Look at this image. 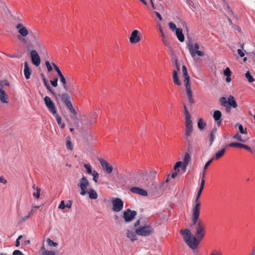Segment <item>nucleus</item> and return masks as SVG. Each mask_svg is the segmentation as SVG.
I'll use <instances>...</instances> for the list:
<instances>
[{"label":"nucleus","mask_w":255,"mask_h":255,"mask_svg":"<svg viewBox=\"0 0 255 255\" xmlns=\"http://www.w3.org/2000/svg\"><path fill=\"white\" fill-rule=\"evenodd\" d=\"M84 166L86 169V171L88 174H91L92 173L93 171L90 164H84Z\"/></svg>","instance_id":"nucleus-42"},{"label":"nucleus","mask_w":255,"mask_h":255,"mask_svg":"<svg viewBox=\"0 0 255 255\" xmlns=\"http://www.w3.org/2000/svg\"><path fill=\"white\" fill-rule=\"evenodd\" d=\"M0 101L2 103H7L8 102V97L4 91L0 92Z\"/></svg>","instance_id":"nucleus-23"},{"label":"nucleus","mask_w":255,"mask_h":255,"mask_svg":"<svg viewBox=\"0 0 255 255\" xmlns=\"http://www.w3.org/2000/svg\"><path fill=\"white\" fill-rule=\"evenodd\" d=\"M98 117V114L96 112H92L89 118L87 120V125H92L96 123V118Z\"/></svg>","instance_id":"nucleus-16"},{"label":"nucleus","mask_w":255,"mask_h":255,"mask_svg":"<svg viewBox=\"0 0 255 255\" xmlns=\"http://www.w3.org/2000/svg\"><path fill=\"white\" fill-rule=\"evenodd\" d=\"M217 132V129L214 128L212 129V131L210 133V145H212L215 138V134Z\"/></svg>","instance_id":"nucleus-27"},{"label":"nucleus","mask_w":255,"mask_h":255,"mask_svg":"<svg viewBox=\"0 0 255 255\" xmlns=\"http://www.w3.org/2000/svg\"><path fill=\"white\" fill-rule=\"evenodd\" d=\"M40 255H55V253L53 251H45Z\"/></svg>","instance_id":"nucleus-46"},{"label":"nucleus","mask_w":255,"mask_h":255,"mask_svg":"<svg viewBox=\"0 0 255 255\" xmlns=\"http://www.w3.org/2000/svg\"><path fill=\"white\" fill-rule=\"evenodd\" d=\"M72 205V201L71 200H68L65 207L68 208H71Z\"/></svg>","instance_id":"nucleus-58"},{"label":"nucleus","mask_w":255,"mask_h":255,"mask_svg":"<svg viewBox=\"0 0 255 255\" xmlns=\"http://www.w3.org/2000/svg\"><path fill=\"white\" fill-rule=\"evenodd\" d=\"M235 127H238L240 132L242 134H247V131L246 128H244L243 126L240 124H237L235 125Z\"/></svg>","instance_id":"nucleus-30"},{"label":"nucleus","mask_w":255,"mask_h":255,"mask_svg":"<svg viewBox=\"0 0 255 255\" xmlns=\"http://www.w3.org/2000/svg\"><path fill=\"white\" fill-rule=\"evenodd\" d=\"M135 232L138 236L147 237L153 234L154 229L150 224H145L144 225L137 227L135 230Z\"/></svg>","instance_id":"nucleus-5"},{"label":"nucleus","mask_w":255,"mask_h":255,"mask_svg":"<svg viewBox=\"0 0 255 255\" xmlns=\"http://www.w3.org/2000/svg\"><path fill=\"white\" fill-rule=\"evenodd\" d=\"M159 31L161 33V36L162 37V41H163V42L166 45H167V43H168V41L165 38V36L163 32V30L161 28V26L159 27Z\"/></svg>","instance_id":"nucleus-37"},{"label":"nucleus","mask_w":255,"mask_h":255,"mask_svg":"<svg viewBox=\"0 0 255 255\" xmlns=\"http://www.w3.org/2000/svg\"><path fill=\"white\" fill-rule=\"evenodd\" d=\"M183 75L184 78V80L190 79V77L188 76L187 72L183 73Z\"/></svg>","instance_id":"nucleus-63"},{"label":"nucleus","mask_w":255,"mask_h":255,"mask_svg":"<svg viewBox=\"0 0 255 255\" xmlns=\"http://www.w3.org/2000/svg\"><path fill=\"white\" fill-rule=\"evenodd\" d=\"M224 74L226 77H229V76H231V71L229 67H227L225 70L224 71Z\"/></svg>","instance_id":"nucleus-48"},{"label":"nucleus","mask_w":255,"mask_h":255,"mask_svg":"<svg viewBox=\"0 0 255 255\" xmlns=\"http://www.w3.org/2000/svg\"><path fill=\"white\" fill-rule=\"evenodd\" d=\"M191 117L190 115L185 116V126H192V121L191 120Z\"/></svg>","instance_id":"nucleus-31"},{"label":"nucleus","mask_w":255,"mask_h":255,"mask_svg":"<svg viewBox=\"0 0 255 255\" xmlns=\"http://www.w3.org/2000/svg\"><path fill=\"white\" fill-rule=\"evenodd\" d=\"M230 147H237L240 148H244V144L239 142H231L229 145Z\"/></svg>","instance_id":"nucleus-36"},{"label":"nucleus","mask_w":255,"mask_h":255,"mask_svg":"<svg viewBox=\"0 0 255 255\" xmlns=\"http://www.w3.org/2000/svg\"><path fill=\"white\" fill-rule=\"evenodd\" d=\"M52 65L53 66L54 68L55 69V71L57 72V74L59 76L62 75V73L61 72L60 69L54 63H52Z\"/></svg>","instance_id":"nucleus-45"},{"label":"nucleus","mask_w":255,"mask_h":255,"mask_svg":"<svg viewBox=\"0 0 255 255\" xmlns=\"http://www.w3.org/2000/svg\"><path fill=\"white\" fill-rule=\"evenodd\" d=\"M221 116L222 114L220 111L216 110L214 112L213 117L215 121L218 124H220L222 122Z\"/></svg>","instance_id":"nucleus-18"},{"label":"nucleus","mask_w":255,"mask_h":255,"mask_svg":"<svg viewBox=\"0 0 255 255\" xmlns=\"http://www.w3.org/2000/svg\"><path fill=\"white\" fill-rule=\"evenodd\" d=\"M139 32L137 30H134L132 31L129 38L131 43H138L141 39V36L139 34Z\"/></svg>","instance_id":"nucleus-12"},{"label":"nucleus","mask_w":255,"mask_h":255,"mask_svg":"<svg viewBox=\"0 0 255 255\" xmlns=\"http://www.w3.org/2000/svg\"><path fill=\"white\" fill-rule=\"evenodd\" d=\"M244 148L246 149V150H247L248 151H250V152L251 153H253V150L252 149V148L249 146L248 145H246V144H244Z\"/></svg>","instance_id":"nucleus-59"},{"label":"nucleus","mask_w":255,"mask_h":255,"mask_svg":"<svg viewBox=\"0 0 255 255\" xmlns=\"http://www.w3.org/2000/svg\"><path fill=\"white\" fill-rule=\"evenodd\" d=\"M41 76L43 77V83H44L45 87H46L47 89H49L50 88V85L48 84V81L46 79V78L44 77L43 74H42Z\"/></svg>","instance_id":"nucleus-49"},{"label":"nucleus","mask_w":255,"mask_h":255,"mask_svg":"<svg viewBox=\"0 0 255 255\" xmlns=\"http://www.w3.org/2000/svg\"><path fill=\"white\" fill-rule=\"evenodd\" d=\"M47 242L49 246L56 247L58 246L57 243L54 242L49 238L47 239Z\"/></svg>","instance_id":"nucleus-44"},{"label":"nucleus","mask_w":255,"mask_h":255,"mask_svg":"<svg viewBox=\"0 0 255 255\" xmlns=\"http://www.w3.org/2000/svg\"><path fill=\"white\" fill-rule=\"evenodd\" d=\"M43 100L49 111L52 114H56V112H57L56 108L50 98L48 96H46L44 98Z\"/></svg>","instance_id":"nucleus-9"},{"label":"nucleus","mask_w":255,"mask_h":255,"mask_svg":"<svg viewBox=\"0 0 255 255\" xmlns=\"http://www.w3.org/2000/svg\"><path fill=\"white\" fill-rule=\"evenodd\" d=\"M136 214L135 211H131L130 209H128L124 212L123 218L126 222H128L134 218Z\"/></svg>","instance_id":"nucleus-10"},{"label":"nucleus","mask_w":255,"mask_h":255,"mask_svg":"<svg viewBox=\"0 0 255 255\" xmlns=\"http://www.w3.org/2000/svg\"><path fill=\"white\" fill-rule=\"evenodd\" d=\"M113 210L116 212L121 211L124 207V202L121 199L113 198L112 199Z\"/></svg>","instance_id":"nucleus-8"},{"label":"nucleus","mask_w":255,"mask_h":255,"mask_svg":"<svg viewBox=\"0 0 255 255\" xmlns=\"http://www.w3.org/2000/svg\"><path fill=\"white\" fill-rule=\"evenodd\" d=\"M89 185V182L86 177L83 176L80 179V181L78 183L77 185L81 189L80 194L82 196H84L87 193H88L89 198L91 199H96L98 198V194L95 190L92 188H90L89 189V191H87V186Z\"/></svg>","instance_id":"nucleus-3"},{"label":"nucleus","mask_w":255,"mask_h":255,"mask_svg":"<svg viewBox=\"0 0 255 255\" xmlns=\"http://www.w3.org/2000/svg\"><path fill=\"white\" fill-rule=\"evenodd\" d=\"M188 4L192 7H195L194 2L191 0H188L187 2Z\"/></svg>","instance_id":"nucleus-62"},{"label":"nucleus","mask_w":255,"mask_h":255,"mask_svg":"<svg viewBox=\"0 0 255 255\" xmlns=\"http://www.w3.org/2000/svg\"><path fill=\"white\" fill-rule=\"evenodd\" d=\"M36 192L33 193L32 195L35 198H36V199H38L39 198V196H40L41 189L40 188L36 187Z\"/></svg>","instance_id":"nucleus-43"},{"label":"nucleus","mask_w":255,"mask_h":255,"mask_svg":"<svg viewBox=\"0 0 255 255\" xmlns=\"http://www.w3.org/2000/svg\"><path fill=\"white\" fill-rule=\"evenodd\" d=\"M219 102L220 105L223 107L228 105V100H227L226 98L224 97L220 98Z\"/></svg>","instance_id":"nucleus-38"},{"label":"nucleus","mask_w":255,"mask_h":255,"mask_svg":"<svg viewBox=\"0 0 255 255\" xmlns=\"http://www.w3.org/2000/svg\"><path fill=\"white\" fill-rule=\"evenodd\" d=\"M130 191L135 194H137L143 196L147 195V193L145 190L137 187H133L130 189Z\"/></svg>","instance_id":"nucleus-14"},{"label":"nucleus","mask_w":255,"mask_h":255,"mask_svg":"<svg viewBox=\"0 0 255 255\" xmlns=\"http://www.w3.org/2000/svg\"><path fill=\"white\" fill-rule=\"evenodd\" d=\"M201 203H195L193 206L191 214V222H193L194 224L197 221H198L201 209Z\"/></svg>","instance_id":"nucleus-7"},{"label":"nucleus","mask_w":255,"mask_h":255,"mask_svg":"<svg viewBox=\"0 0 255 255\" xmlns=\"http://www.w3.org/2000/svg\"><path fill=\"white\" fill-rule=\"evenodd\" d=\"M204 185H205V176H201V181L199 189L203 190Z\"/></svg>","instance_id":"nucleus-51"},{"label":"nucleus","mask_w":255,"mask_h":255,"mask_svg":"<svg viewBox=\"0 0 255 255\" xmlns=\"http://www.w3.org/2000/svg\"><path fill=\"white\" fill-rule=\"evenodd\" d=\"M29 217H30V215H28L24 217L20 216L19 217L20 222L21 223L25 222L26 220H27L29 218Z\"/></svg>","instance_id":"nucleus-55"},{"label":"nucleus","mask_w":255,"mask_h":255,"mask_svg":"<svg viewBox=\"0 0 255 255\" xmlns=\"http://www.w3.org/2000/svg\"><path fill=\"white\" fill-rule=\"evenodd\" d=\"M99 160L104 170H105L108 173H111L113 171V166L106 160L101 158Z\"/></svg>","instance_id":"nucleus-13"},{"label":"nucleus","mask_w":255,"mask_h":255,"mask_svg":"<svg viewBox=\"0 0 255 255\" xmlns=\"http://www.w3.org/2000/svg\"><path fill=\"white\" fill-rule=\"evenodd\" d=\"M173 82L175 84H176L177 85H181V82L178 78L177 72L175 70H174L173 72Z\"/></svg>","instance_id":"nucleus-26"},{"label":"nucleus","mask_w":255,"mask_h":255,"mask_svg":"<svg viewBox=\"0 0 255 255\" xmlns=\"http://www.w3.org/2000/svg\"><path fill=\"white\" fill-rule=\"evenodd\" d=\"M61 101L64 103L69 112L72 114L71 118L75 120L77 118V113L73 107L72 103L70 101V96L67 93H62L59 95Z\"/></svg>","instance_id":"nucleus-4"},{"label":"nucleus","mask_w":255,"mask_h":255,"mask_svg":"<svg viewBox=\"0 0 255 255\" xmlns=\"http://www.w3.org/2000/svg\"><path fill=\"white\" fill-rule=\"evenodd\" d=\"M202 191L203 190L199 189L196 197L195 199L194 203H200V202L199 201V198L201 196Z\"/></svg>","instance_id":"nucleus-40"},{"label":"nucleus","mask_w":255,"mask_h":255,"mask_svg":"<svg viewBox=\"0 0 255 255\" xmlns=\"http://www.w3.org/2000/svg\"><path fill=\"white\" fill-rule=\"evenodd\" d=\"M187 47L191 56L194 60L196 55L199 56H203L204 55L203 51L199 50V45L197 43L193 44L191 41H190L187 44Z\"/></svg>","instance_id":"nucleus-6"},{"label":"nucleus","mask_w":255,"mask_h":255,"mask_svg":"<svg viewBox=\"0 0 255 255\" xmlns=\"http://www.w3.org/2000/svg\"><path fill=\"white\" fill-rule=\"evenodd\" d=\"M190 227H193L194 236L192 235L188 229L181 230L180 232L187 245L192 249H196L200 242L204 238L206 232V225L202 220H199L195 224L191 222Z\"/></svg>","instance_id":"nucleus-1"},{"label":"nucleus","mask_w":255,"mask_h":255,"mask_svg":"<svg viewBox=\"0 0 255 255\" xmlns=\"http://www.w3.org/2000/svg\"><path fill=\"white\" fill-rule=\"evenodd\" d=\"M49 92H50L55 97H56V94L55 92L53 91V90L52 89L51 87L50 86V88L49 89H47Z\"/></svg>","instance_id":"nucleus-64"},{"label":"nucleus","mask_w":255,"mask_h":255,"mask_svg":"<svg viewBox=\"0 0 255 255\" xmlns=\"http://www.w3.org/2000/svg\"><path fill=\"white\" fill-rule=\"evenodd\" d=\"M58 79L57 78H55L53 80L50 81L51 84L54 87H56L58 85L57 84Z\"/></svg>","instance_id":"nucleus-54"},{"label":"nucleus","mask_w":255,"mask_h":255,"mask_svg":"<svg viewBox=\"0 0 255 255\" xmlns=\"http://www.w3.org/2000/svg\"><path fill=\"white\" fill-rule=\"evenodd\" d=\"M91 174L93 176V180L95 182H97V179L99 177V173L96 171L94 170Z\"/></svg>","instance_id":"nucleus-41"},{"label":"nucleus","mask_w":255,"mask_h":255,"mask_svg":"<svg viewBox=\"0 0 255 255\" xmlns=\"http://www.w3.org/2000/svg\"><path fill=\"white\" fill-rule=\"evenodd\" d=\"M192 131H193V126H186L185 135L187 136H190Z\"/></svg>","instance_id":"nucleus-33"},{"label":"nucleus","mask_w":255,"mask_h":255,"mask_svg":"<svg viewBox=\"0 0 255 255\" xmlns=\"http://www.w3.org/2000/svg\"><path fill=\"white\" fill-rule=\"evenodd\" d=\"M12 255H25L19 250H15L12 253Z\"/></svg>","instance_id":"nucleus-56"},{"label":"nucleus","mask_w":255,"mask_h":255,"mask_svg":"<svg viewBox=\"0 0 255 255\" xmlns=\"http://www.w3.org/2000/svg\"><path fill=\"white\" fill-rule=\"evenodd\" d=\"M31 62L33 65L37 67L39 66L41 62L40 56L35 50H32L30 52Z\"/></svg>","instance_id":"nucleus-11"},{"label":"nucleus","mask_w":255,"mask_h":255,"mask_svg":"<svg viewBox=\"0 0 255 255\" xmlns=\"http://www.w3.org/2000/svg\"><path fill=\"white\" fill-rule=\"evenodd\" d=\"M65 207V205L64 204V201H61L60 204L59 205L58 208L61 209H64Z\"/></svg>","instance_id":"nucleus-57"},{"label":"nucleus","mask_w":255,"mask_h":255,"mask_svg":"<svg viewBox=\"0 0 255 255\" xmlns=\"http://www.w3.org/2000/svg\"><path fill=\"white\" fill-rule=\"evenodd\" d=\"M213 158L210 159L209 161H208L205 165H204V167L203 168V171H202V173L201 174V176H205V173H206V171L207 170V169L208 168V167L209 166V165L212 163V161H213Z\"/></svg>","instance_id":"nucleus-28"},{"label":"nucleus","mask_w":255,"mask_h":255,"mask_svg":"<svg viewBox=\"0 0 255 255\" xmlns=\"http://www.w3.org/2000/svg\"><path fill=\"white\" fill-rule=\"evenodd\" d=\"M226 148L225 147L222 148L221 149L218 150L215 153V158L216 159H219L222 157L225 153Z\"/></svg>","instance_id":"nucleus-25"},{"label":"nucleus","mask_w":255,"mask_h":255,"mask_svg":"<svg viewBox=\"0 0 255 255\" xmlns=\"http://www.w3.org/2000/svg\"><path fill=\"white\" fill-rule=\"evenodd\" d=\"M245 76L250 83H252L254 81V79L253 78L252 76L251 75L249 71H248L246 72V73L245 74Z\"/></svg>","instance_id":"nucleus-39"},{"label":"nucleus","mask_w":255,"mask_h":255,"mask_svg":"<svg viewBox=\"0 0 255 255\" xmlns=\"http://www.w3.org/2000/svg\"><path fill=\"white\" fill-rule=\"evenodd\" d=\"M190 79L184 80V84L186 87V91H188V89H191V86L189 84Z\"/></svg>","instance_id":"nucleus-47"},{"label":"nucleus","mask_w":255,"mask_h":255,"mask_svg":"<svg viewBox=\"0 0 255 255\" xmlns=\"http://www.w3.org/2000/svg\"><path fill=\"white\" fill-rule=\"evenodd\" d=\"M136 232H134L132 231H130L129 230H128L126 232V235L127 238H129L131 241L133 242L136 240Z\"/></svg>","instance_id":"nucleus-19"},{"label":"nucleus","mask_w":255,"mask_h":255,"mask_svg":"<svg viewBox=\"0 0 255 255\" xmlns=\"http://www.w3.org/2000/svg\"><path fill=\"white\" fill-rule=\"evenodd\" d=\"M24 75L25 79L28 80L30 78L32 71L29 67L28 62L25 61L24 65Z\"/></svg>","instance_id":"nucleus-15"},{"label":"nucleus","mask_w":255,"mask_h":255,"mask_svg":"<svg viewBox=\"0 0 255 255\" xmlns=\"http://www.w3.org/2000/svg\"><path fill=\"white\" fill-rule=\"evenodd\" d=\"M176 35L178 39L180 42H183L184 41V36L183 34L182 30L181 28L176 29L175 31Z\"/></svg>","instance_id":"nucleus-22"},{"label":"nucleus","mask_w":255,"mask_h":255,"mask_svg":"<svg viewBox=\"0 0 255 255\" xmlns=\"http://www.w3.org/2000/svg\"><path fill=\"white\" fill-rule=\"evenodd\" d=\"M0 182L5 184L7 183V180L4 179L3 176H0Z\"/></svg>","instance_id":"nucleus-60"},{"label":"nucleus","mask_w":255,"mask_h":255,"mask_svg":"<svg viewBox=\"0 0 255 255\" xmlns=\"http://www.w3.org/2000/svg\"><path fill=\"white\" fill-rule=\"evenodd\" d=\"M15 27L17 30L18 34L17 35V39L24 44H28V40L26 38L28 36L30 35L33 40L36 42V45L38 47L42 46L40 41L38 40L35 33L32 32L28 27L21 22L17 23Z\"/></svg>","instance_id":"nucleus-2"},{"label":"nucleus","mask_w":255,"mask_h":255,"mask_svg":"<svg viewBox=\"0 0 255 255\" xmlns=\"http://www.w3.org/2000/svg\"><path fill=\"white\" fill-rule=\"evenodd\" d=\"M187 97L188 98L189 102L191 104L194 103V100L192 98V92L191 89H188V91H186Z\"/></svg>","instance_id":"nucleus-32"},{"label":"nucleus","mask_w":255,"mask_h":255,"mask_svg":"<svg viewBox=\"0 0 255 255\" xmlns=\"http://www.w3.org/2000/svg\"><path fill=\"white\" fill-rule=\"evenodd\" d=\"M197 125L198 128L201 130L203 129L206 126V124L205 122H204L202 119H200L198 120Z\"/></svg>","instance_id":"nucleus-29"},{"label":"nucleus","mask_w":255,"mask_h":255,"mask_svg":"<svg viewBox=\"0 0 255 255\" xmlns=\"http://www.w3.org/2000/svg\"><path fill=\"white\" fill-rule=\"evenodd\" d=\"M238 53L242 57L245 55L244 52L240 49H238Z\"/></svg>","instance_id":"nucleus-61"},{"label":"nucleus","mask_w":255,"mask_h":255,"mask_svg":"<svg viewBox=\"0 0 255 255\" xmlns=\"http://www.w3.org/2000/svg\"><path fill=\"white\" fill-rule=\"evenodd\" d=\"M66 147L68 149L72 150L73 149V146L72 142L70 140V137L67 136L66 137Z\"/></svg>","instance_id":"nucleus-34"},{"label":"nucleus","mask_w":255,"mask_h":255,"mask_svg":"<svg viewBox=\"0 0 255 255\" xmlns=\"http://www.w3.org/2000/svg\"><path fill=\"white\" fill-rule=\"evenodd\" d=\"M45 65L49 72L52 70V67L48 61L45 62Z\"/></svg>","instance_id":"nucleus-53"},{"label":"nucleus","mask_w":255,"mask_h":255,"mask_svg":"<svg viewBox=\"0 0 255 255\" xmlns=\"http://www.w3.org/2000/svg\"><path fill=\"white\" fill-rule=\"evenodd\" d=\"M228 105L234 108H236L238 107L237 103L235 100L234 97L231 95L228 98Z\"/></svg>","instance_id":"nucleus-21"},{"label":"nucleus","mask_w":255,"mask_h":255,"mask_svg":"<svg viewBox=\"0 0 255 255\" xmlns=\"http://www.w3.org/2000/svg\"><path fill=\"white\" fill-rule=\"evenodd\" d=\"M59 77L60 78V81L62 84V86H63L64 89L66 91H68L69 87H68V84L69 83V80H68V78L67 77V81H66V78L64 77V76H63V74L59 76Z\"/></svg>","instance_id":"nucleus-17"},{"label":"nucleus","mask_w":255,"mask_h":255,"mask_svg":"<svg viewBox=\"0 0 255 255\" xmlns=\"http://www.w3.org/2000/svg\"><path fill=\"white\" fill-rule=\"evenodd\" d=\"M191 160V156L189 153L186 152L184 154V157L183 161V168L185 170L188 164L189 161Z\"/></svg>","instance_id":"nucleus-20"},{"label":"nucleus","mask_w":255,"mask_h":255,"mask_svg":"<svg viewBox=\"0 0 255 255\" xmlns=\"http://www.w3.org/2000/svg\"><path fill=\"white\" fill-rule=\"evenodd\" d=\"M233 138L236 139H237L238 141H242V142H246L247 141V139L244 138H242V137L241 135V134H240L239 133H236L233 136Z\"/></svg>","instance_id":"nucleus-35"},{"label":"nucleus","mask_w":255,"mask_h":255,"mask_svg":"<svg viewBox=\"0 0 255 255\" xmlns=\"http://www.w3.org/2000/svg\"><path fill=\"white\" fill-rule=\"evenodd\" d=\"M168 25H169V26L170 28L172 30H173V31H174V30H175V31H176V29H177V27H176V25H175L174 23H173L172 22H170L168 23Z\"/></svg>","instance_id":"nucleus-50"},{"label":"nucleus","mask_w":255,"mask_h":255,"mask_svg":"<svg viewBox=\"0 0 255 255\" xmlns=\"http://www.w3.org/2000/svg\"><path fill=\"white\" fill-rule=\"evenodd\" d=\"M180 166L183 169V162H182L181 161H178V162H177L175 163V165L174 166V169L176 170L178 168H179Z\"/></svg>","instance_id":"nucleus-52"},{"label":"nucleus","mask_w":255,"mask_h":255,"mask_svg":"<svg viewBox=\"0 0 255 255\" xmlns=\"http://www.w3.org/2000/svg\"><path fill=\"white\" fill-rule=\"evenodd\" d=\"M55 118L58 125L61 128H64L65 127L64 123H62V119L61 117L56 112V114H52Z\"/></svg>","instance_id":"nucleus-24"}]
</instances>
